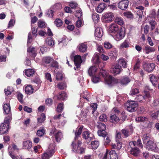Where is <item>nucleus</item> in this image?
Returning a JSON list of instances; mask_svg holds the SVG:
<instances>
[{"label":"nucleus","mask_w":159,"mask_h":159,"mask_svg":"<svg viewBox=\"0 0 159 159\" xmlns=\"http://www.w3.org/2000/svg\"><path fill=\"white\" fill-rule=\"evenodd\" d=\"M129 47V39H126L125 41L121 44L120 46V48H126Z\"/></svg>","instance_id":"obj_38"},{"label":"nucleus","mask_w":159,"mask_h":159,"mask_svg":"<svg viewBox=\"0 0 159 159\" xmlns=\"http://www.w3.org/2000/svg\"><path fill=\"white\" fill-rule=\"evenodd\" d=\"M122 134L124 135L125 137L126 138L131 134L132 133L129 131L123 129L121 130Z\"/></svg>","instance_id":"obj_46"},{"label":"nucleus","mask_w":159,"mask_h":159,"mask_svg":"<svg viewBox=\"0 0 159 159\" xmlns=\"http://www.w3.org/2000/svg\"><path fill=\"white\" fill-rule=\"evenodd\" d=\"M23 148L30 149L32 146V142L30 140H25L23 143Z\"/></svg>","instance_id":"obj_19"},{"label":"nucleus","mask_w":159,"mask_h":159,"mask_svg":"<svg viewBox=\"0 0 159 159\" xmlns=\"http://www.w3.org/2000/svg\"><path fill=\"white\" fill-rule=\"evenodd\" d=\"M45 43L47 45L52 47L54 46L55 44V41L51 37L47 38L45 40Z\"/></svg>","instance_id":"obj_21"},{"label":"nucleus","mask_w":159,"mask_h":159,"mask_svg":"<svg viewBox=\"0 0 159 159\" xmlns=\"http://www.w3.org/2000/svg\"><path fill=\"white\" fill-rule=\"evenodd\" d=\"M27 51L28 52L30 53L31 54H32V57H33L34 58L36 56V51L35 48L33 47H30L28 48Z\"/></svg>","instance_id":"obj_30"},{"label":"nucleus","mask_w":159,"mask_h":159,"mask_svg":"<svg viewBox=\"0 0 159 159\" xmlns=\"http://www.w3.org/2000/svg\"><path fill=\"white\" fill-rule=\"evenodd\" d=\"M63 77V75L61 73H58L56 74V78L58 80H61Z\"/></svg>","instance_id":"obj_62"},{"label":"nucleus","mask_w":159,"mask_h":159,"mask_svg":"<svg viewBox=\"0 0 159 159\" xmlns=\"http://www.w3.org/2000/svg\"><path fill=\"white\" fill-rule=\"evenodd\" d=\"M99 66L94 65L89 68L88 72L90 76L99 75Z\"/></svg>","instance_id":"obj_6"},{"label":"nucleus","mask_w":159,"mask_h":159,"mask_svg":"<svg viewBox=\"0 0 159 159\" xmlns=\"http://www.w3.org/2000/svg\"><path fill=\"white\" fill-rule=\"evenodd\" d=\"M6 125L4 123H1L0 126V134H3L6 133L8 131L9 128L8 126H7L6 129Z\"/></svg>","instance_id":"obj_18"},{"label":"nucleus","mask_w":159,"mask_h":159,"mask_svg":"<svg viewBox=\"0 0 159 159\" xmlns=\"http://www.w3.org/2000/svg\"><path fill=\"white\" fill-rule=\"evenodd\" d=\"M25 92L26 94L30 95L34 92V89L32 86L30 85L26 86L25 88Z\"/></svg>","instance_id":"obj_16"},{"label":"nucleus","mask_w":159,"mask_h":159,"mask_svg":"<svg viewBox=\"0 0 159 159\" xmlns=\"http://www.w3.org/2000/svg\"><path fill=\"white\" fill-rule=\"evenodd\" d=\"M146 144L147 148L148 150L153 151L155 150L157 148L156 144L154 143L153 140L150 141Z\"/></svg>","instance_id":"obj_13"},{"label":"nucleus","mask_w":159,"mask_h":159,"mask_svg":"<svg viewBox=\"0 0 159 159\" xmlns=\"http://www.w3.org/2000/svg\"><path fill=\"white\" fill-rule=\"evenodd\" d=\"M53 62V64H52V66H56L57 65V61H54L53 58L50 57H44L42 59V63L43 65H46L50 63Z\"/></svg>","instance_id":"obj_7"},{"label":"nucleus","mask_w":159,"mask_h":159,"mask_svg":"<svg viewBox=\"0 0 159 159\" xmlns=\"http://www.w3.org/2000/svg\"><path fill=\"white\" fill-rule=\"evenodd\" d=\"M5 92L6 95H9L11 94L13 91L12 88L10 87H8L7 89L4 90Z\"/></svg>","instance_id":"obj_52"},{"label":"nucleus","mask_w":159,"mask_h":159,"mask_svg":"<svg viewBox=\"0 0 159 159\" xmlns=\"http://www.w3.org/2000/svg\"><path fill=\"white\" fill-rule=\"evenodd\" d=\"M106 126L105 124L100 123V137L101 140L104 141V145L108 144L110 142L108 134L105 131Z\"/></svg>","instance_id":"obj_2"},{"label":"nucleus","mask_w":159,"mask_h":159,"mask_svg":"<svg viewBox=\"0 0 159 159\" xmlns=\"http://www.w3.org/2000/svg\"><path fill=\"white\" fill-rule=\"evenodd\" d=\"M136 8L139 9V11H138V14L139 13V17H142V15L141 14V13H143V12L142 10H144V7L142 6H140L137 7Z\"/></svg>","instance_id":"obj_56"},{"label":"nucleus","mask_w":159,"mask_h":159,"mask_svg":"<svg viewBox=\"0 0 159 159\" xmlns=\"http://www.w3.org/2000/svg\"><path fill=\"white\" fill-rule=\"evenodd\" d=\"M117 51L116 49H114L111 52L110 56L111 57L112 59H115L117 56Z\"/></svg>","instance_id":"obj_41"},{"label":"nucleus","mask_w":159,"mask_h":159,"mask_svg":"<svg viewBox=\"0 0 159 159\" xmlns=\"http://www.w3.org/2000/svg\"><path fill=\"white\" fill-rule=\"evenodd\" d=\"M139 93V90L138 89L132 88L130 90L129 94L133 96Z\"/></svg>","instance_id":"obj_48"},{"label":"nucleus","mask_w":159,"mask_h":159,"mask_svg":"<svg viewBox=\"0 0 159 159\" xmlns=\"http://www.w3.org/2000/svg\"><path fill=\"white\" fill-rule=\"evenodd\" d=\"M145 70L150 72L152 71L155 68V65L153 63L146 64L143 65Z\"/></svg>","instance_id":"obj_14"},{"label":"nucleus","mask_w":159,"mask_h":159,"mask_svg":"<svg viewBox=\"0 0 159 159\" xmlns=\"http://www.w3.org/2000/svg\"><path fill=\"white\" fill-rule=\"evenodd\" d=\"M9 155L12 159H23L22 156H16L11 153H9Z\"/></svg>","instance_id":"obj_64"},{"label":"nucleus","mask_w":159,"mask_h":159,"mask_svg":"<svg viewBox=\"0 0 159 159\" xmlns=\"http://www.w3.org/2000/svg\"><path fill=\"white\" fill-rule=\"evenodd\" d=\"M101 75L102 76L104 79L108 76V75L105 70L102 69L100 70V76Z\"/></svg>","instance_id":"obj_54"},{"label":"nucleus","mask_w":159,"mask_h":159,"mask_svg":"<svg viewBox=\"0 0 159 159\" xmlns=\"http://www.w3.org/2000/svg\"><path fill=\"white\" fill-rule=\"evenodd\" d=\"M57 87L59 89H62L66 87V84L64 82H61L58 84Z\"/></svg>","instance_id":"obj_60"},{"label":"nucleus","mask_w":159,"mask_h":159,"mask_svg":"<svg viewBox=\"0 0 159 159\" xmlns=\"http://www.w3.org/2000/svg\"><path fill=\"white\" fill-rule=\"evenodd\" d=\"M90 106L93 109V111L92 112V113L93 114L94 116H98V114L95 115V111L97 108V104L96 103H93L91 104Z\"/></svg>","instance_id":"obj_45"},{"label":"nucleus","mask_w":159,"mask_h":159,"mask_svg":"<svg viewBox=\"0 0 159 159\" xmlns=\"http://www.w3.org/2000/svg\"><path fill=\"white\" fill-rule=\"evenodd\" d=\"M56 139L57 142L60 141L61 139L62 138V133L59 131H57L55 135Z\"/></svg>","instance_id":"obj_40"},{"label":"nucleus","mask_w":159,"mask_h":159,"mask_svg":"<svg viewBox=\"0 0 159 159\" xmlns=\"http://www.w3.org/2000/svg\"><path fill=\"white\" fill-rule=\"evenodd\" d=\"M118 30V26L115 24H111L109 27L108 31L110 33H115Z\"/></svg>","instance_id":"obj_17"},{"label":"nucleus","mask_w":159,"mask_h":159,"mask_svg":"<svg viewBox=\"0 0 159 159\" xmlns=\"http://www.w3.org/2000/svg\"><path fill=\"white\" fill-rule=\"evenodd\" d=\"M11 117L10 116H7L5 117L4 123H4L6 125H7V126L9 127L10 122L11 121Z\"/></svg>","instance_id":"obj_49"},{"label":"nucleus","mask_w":159,"mask_h":159,"mask_svg":"<svg viewBox=\"0 0 159 159\" xmlns=\"http://www.w3.org/2000/svg\"><path fill=\"white\" fill-rule=\"evenodd\" d=\"M83 127L81 126L79 128H77L75 132V137L74 140L71 146L72 148V150L74 152L83 153L84 151V148L80 147V145L81 142L77 140L78 137L80 136L82 132Z\"/></svg>","instance_id":"obj_1"},{"label":"nucleus","mask_w":159,"mask_h":159,"mask_svg":"<svg viewBox=\"0 0 159 159\" xmlns=\"http://www.w3.org/2000/svg\"><path fill=\"white\" fill-rule=\"evenodd\" d=\"M115 22L118 25H122L124 24V21L123 19L120 17L117 16L115 19Z\"/></svg>","instance_id":"obj_37"},{"label":"nucleus","mask_w":159,"mask_h":159,"mask_svg":"<svg viewBox=\"0 0 159 159\" xmlns=\"http://www.w3.org/2000/svg\"><path fill=\"white\" fill-rule=\"evenodd\" d=\"M129 4L128 0H121L118 4V7L121 10H125L127 9Z\"/></svg>","instance_id":"obj_8"},{"label":"nucleus","mask_w":159,"mask_h":159,"mask_svg":"<svg viewBox=\"0 0 159 159\" xmlns=\"http://www.w3.org/2000/svg\"><path fill=\"white\" fill-rule=\"evenodd\" d=\"M3 109L4 112L6 114H9L11 111L10 105L9 103H5L3 105Z\"/></svg>","instance_id":"obj_31"},{"label":"nucleus","mask_w":159,"mask_h":159,"mask_svg":"<svg viewBox=\"0 0 159 159\" xmlns=\"http://www.w3.org/2000/svg\"><path fill=\"white\" fill-rule=\"evenodd\" d=\"M92 81L94 83H98L99 81V75H92Z\"/></svg>","instance_id":"obj_50"},{"label":"nucleus","mask_w":159,"mask_h":159,"mask_svg":"<svg viewBox=\"0 0 159 159\" xmlns=\"http://www.w3.org/2000/svg\"><path fill=\"white\" fill-rule=\"evenodd\" d=\"M93 136V134L90 133L88 131L84 132L82 134L83 137L85 139H88L89 140H90Z\"/></svg>","instance_id":"obj_23"},{"label":"nucleus","mask_w":159,"mask_h":159,"mask_svg":"<svg viewBox=\"0 0 159 159\" xmlns=\"http://www.w3.org/2000/svg\"><path fill=\"white\" fill-rule=\"evenodd\" d=\"M75 15L78 18L81 17L82 15V14L81 10L80 9H79L76 11Z\"/></svg>","instance_id":"obj_57"},{"label":"nucleus","mask_w":159,"mask_h":159,"mask_svg":"<svg viewBox=\"0 0 159 159\" xmlns=\"http://www.w3.org/2000/svg\"><path fill=\"white\" fill-rule=\"evenodd\" d=\"M104 79L106 83L108 85H112L118 82L117 79L110 75H108Z\"/></svg>","instance_id":"obj_10"},{"label":"nucleus","mask_w":159,"mask_h":159,"mask_svg":"<svg viewBox=\"0 0 159 159\" xmlns=\"http://www.w3.org/2000/svg\"><path fill=\"white\" fill-rule=\"evenodd\" d=\"M123 14L125 17L127 18L130 19L133 18V15L129 11H127L123 13Z\"/></svg>","instance_id":"obj_44"},{"label":"nucleus","mask_w":159,"mask_h":159,"mask_svg":"<svg viewBox=\"0 0 159 159\" xmlns=\"http://www.w3.org/2000/svg\"><path fill=\"white\" fill-rule=\"evenodd\" d=\"M107 121L106 115L105 114L100 116V121L106 122Z\"/></svg>","instance_id":"obj_63"},{"label":"nucleus","mask_w":159,"mask_h":159,"mask_svg":"<svg viewBox=\"0 0 159 159\" xmlns=\"http://www.w3.org/2000/svg\"><path fill=\"white\" fill-rule=\"evenodd\" d=\"M74 63L76 68H79L80 64L82 62V60L80 56L76 55L74 57Z\"/></svg>","instance_id":"obj_11"},{"label":"nucleus","mask_w":159,"mask_h":159,"mask_svg":"<svg viewBox=\"0 0 159 159\" xmlns=\"http://www.w3.org/2000/svg\"><path fill=\"white\" fill-rule=\"evenodd\" d=\"M34 70L32 69H27L24 70V73L25 75L27 77L33 76L34 74Z\"/></svg>","instance_id":"obj_22"},{"label":"nucleus","mask_w":159,"mask_h":159,"mask_svg":"<svg viewBox=\"0 0 159 159\" xmlns=\"http://www.w3.org/2000/svg\"><path fill=\"white\" fill-rule=\"evenodd\" d=\"M116 144H112L111 146L113 148L119 150L122 147V143L120 142H116Z\"/></svg>","instance_id":"obj_33"},{"label":"nucleus","mask_w":159,"mask_h":159,"mask_svg":"<svg viewBox=\"0 0 159 159\" xmlns=\"http://www.w3.org/2000/svg\"><path fill=\"white\" fill-rule=\"evenodd\" d=\"M63 109V104L61 103L59 104L57 107V111L58 112H61Z\"/></svg>","instance_id":"obj_59"},{"label":"nucleus","mask_w":159,"mask_h":159,"mask_svg":"<svg viewBox=\"0 0 159 159\" xmlns=\"http://www.w3.org/2000/svg\"><path fill=\"white\" fill-rule=\"evenodd\" d=\"M131 149L130 150V153L134 156H137L139 152V149L137 147H130Z\"/></svg>","instance_id":"obj_24"},{"label":"nucleus","mask_w":159,"mask_h":159,"mask_svg":"<svg viewBox=\"0 0 159 159\" xmlns=\"http://www.w3.org/2000/svg\"><path fill=\"white\" fill-rule=\"evenodd\" d=\"M81 97L86 100L87 101H89L90 99V95L89 93L86 91L83 92L81 93L80 95Z\"/></svg>","instance_id":"obj_28"},{"label":"nucleus","mask_w":159,"mask_h":159,"mask_svg":"<svg viewBox=\"0 0 159 159\" xmlns=\"http://www.w3.org/2000/svg\"><path fill=\"white\" fill-rule=\"evenodd\" d=\"M104 48L107 49H111L112 47V45L108 42H105L103 44Z\"/></svg>","instance_id":"obj_53"},{"label":"nucleus","mask_w":159,"mask_h":159,"mask_svg":"<svg viewBox=\"0 0 159 159\" xmlns=\"http://www.w3.org/2000/svg\"><path fill=\"white\" fill-rule=\"evenodd\" d=\"M95 29L94 35L96 39L98 40H99V27H97Z\"/></svg>","instance_id":"obj_51"},{"label":"nucleus","mask_w":159,"mask_h":159,"mask_svg":"<svg viewBox=\"0 0 159 159\" xmlns=\"http://www.w3.org/2000/svg\"><path fill=\"white\" fill-rule=\"evenodd\" d=\"M92 17L94 24L97 23L98 22L99 20V15L96 13H94L93 14Z\"/></svg>","instance_id":"obj_43"},{"label":"nucleus","mask_w":159,"mask_h":159,"mask_svg":"<svg viewBox=\"0 0 159 159\" xmlns=\"http://www.w3.org/2000/svg\"><path fill=\"white\" fill-rule=\"evenodd\" d=\"M116 37L119 39H121L125 36V33L124 31L120 30L118 31L116 35Z\"/></svg>","instance_id":"obj_36"},{"label":"nucleus","mask_w":159,"mask_h":159,"mask_svg":"<svg viewBox=\"0 0 159 159\" xmlns=\"http://www.w3.org/2000/svg\"><path fill=\"white\" fill-rule=\"evenodd\" d=\"M54 23L57 27L61 26L62 24L61 20L59 19H57L54 21Z\"/></svg>","instance_id":"obj_55"},{"label":"nucleus","mask_w":159,"mask_h":159,"mask_svg":"<svg viewBox=\"0 0 159 159\" xmlns=\"http://www.w3.org/2000/svg\"><path fill=\"white\" fill-rule=\"evenodd\" d=\"M46 119V116L43 113H42L41 116L39 118H38V122L39 123H42Z\"/></svg>","instance_id":"obj_47"},{"label":"nucleus","mask_w":159,"mask_h":159,"mask_svg":"<svg viewBox=\"0 0 159 159\" xmlns=\"http://www.w3.org/2000/svg\"><path fill=\"white\" fill-rule=\"evenodd\" d=\"M135 120L136 121L138 122H143L146 121L147 118L144 116H140L136 117Z\"/></svg>","instance_id":"obj_58"},{"label":"nucleus","mask_w":159,"mask_h":159,"mask_svg":"<svg viewBox=\"0 0 159 159\" xmlns=\"http://www.w3.org/2000/svg\"><path fill=\"white\" fill-rule=\"evenodd\" d=\"M143 140L144 143L146 144L150 141L153 140L152 137L148 134H144L143 137Z\"/></svg>","instance_id":"obj_20"},{"label":"nucleus","mask_w":159,"mask_h":159,"mask_svg":"<svg viewBox=\"0 0 159 159\" xmlns=\"http://www.w3.org/2000/svg\"><path fill=\"white\" fill-rule=\"evenodd\" d=\"M122 69L121 66L119 64H116L111 67V72L114 75L119 74Z\"/></svg>","instance_id":"obj_9"},{"label":"nucleus","mask_w":159,"mask_h":159,"mask_svg":"<svg viewBox=\"0 0 159 159\" xmlns=\"http://www.w3.org/2000/svg\"><path fill=\"white\" fill-rule=\"evenodd\" d=\"M138 104L135 101H129L125 104V107L128 111L133 112L137 110Z\"/></svg>","instance_id":"obj_5"},{"label":"nucleus","mask_w":159,"mask_h":159,"mask_svg":"<svg viewBox=\"0 0 159 159\" xmlns=\"http://www.w3.org/2000/svg\"><path fill=\"white\" fill-rule=\"evenodd\" d=\"M56 145L54 143L50 144L48 149L42 156V159H49L56 151Z\"/></svg>","instance_id":"obj_3"},{"label":"nucleus","mask_w":159,"mask_h":159,"mask_svg":"<svg viewBox=\"0 0 159 159\" xmlns=\"http://www.w3.org/2000/svg\"><path fill=\"white\" fill-rule=\"evenodd\" d=\"M129 145L130 147H134L136 145L142 148L143 147L141 140L140 139H138L137 141H134L129 142Z\"/></svg>","instance_id":"obj_12"},{"label":"nucleus","mask_w":159,"mask_h":159,"mask_svg":"<svg viewBox=\"0 0 159 159\" xmlns=\"http://www.w3.org/2000/svg\"><path fill=\"white\" fill-rule=\"evenodd\" d=\"M110 121L113 123L117 122L119 121V118L115 114H111L110 117Z\"/></svg>","instance_id":"obj_29"},{"label":"nucleus","mask_w":159,"mask_h":159,"mask_svg":"<svg viewBox=\"0 0 159 159\" xmlns=\"http://www.w3.org/2000/svg\"><path fill=\"white\" fill-rule=\"evenodd\" d=\"M118 64L121 66L123 68H126L127 64L126 60L124 58H121L118 60Z\"/></svg>","instance_id":"obj_27"},{"label":"nucleus","mask_w":159,"mask_h":159,"mask_svg":"<svg viewBox=\"0 0 159 159\" xmlns=\"http://www.w3.org/2000/svg\"><path fill=\"white\" fill-rule=\"evenodd\" d=\"M130 81V79L126 77H124L120 80V83L123 85H126Z\"/></svg>","instance_id":"obj_34"},{"label":"nucleus","mask_w":159,"mask_h":159,"mask_svg":"<svg viewBox=\"0 0 159 159\" xmlns=\"http://www.w3.org/2000/svg\"><path fill=\"white\" fill-rule=\"evenodd\" d=\"M110 159H117L118 156L115 151L111 150L109 152Z\"/></svg>","instance_id":"obj_32"},{"label":"nucleus","mask_w":159,"mask_h":159,"mask_svg":"<svg viewBox=\"0 0 159 159\" xmlns=\"http://www.w3.org/2000/svg\"><path fill=\"white\" fill-rule=\"evenodd\" d=\"M45 133V130L43 129H41L38 130L37 132V134L39 136H43Z\"/></svg>","instance_id":"obj_61"},{"label":"nucleus","mask_w":159,"mask_h":159,"mask_svg":"<svg viewBox=\"0 0 159 159\" xmlns=\"http://www.w3.org/2000/svg\"><path fill=\"white\" fill-rule=\"evenodd\" d=\"M114 14L110 12H108L103 14L101 18L102 22L106 23H110L114 20Z\"/></svg>","instance_id":"obj_4"},{"label":"nucleus","mask_w":159,"mask_h":159,"mask_svg":"<svg viewBox=\"0 0 159 159\" xmlns=\"http://www.w3.org/2000/svg\"><path fill=\"white\" fill-rule=\"evenodd\" d=\"M58 99L64 100L66 98L67 95L66 93L65 92L59 93V95L57 96Z\"/></svg>","instance_id":"obj_39"},{"label":"nucleus","mask_w":159,"mask_h":159,"mask_svg":"<svg viewBox=\"0 0 159 159\" xmlns=\"http://www.w3.org/2000/svg\"><path fill=\"white\" fill-rule=\"evenodd\" d=\"M145 51L146 53L148 54L151 52H154L155 51V49L154 47L147 45L145 47Z\"/></svg>","instance_id":"obj_26"},{"label":"nucleus","mask_w":159,"mask_h":159,"mask_svg":"<svg viewBox=\"0 0 159 159\" xmlns=\"http://www.w3.org/2000/svg\"><path fill=\"white\" fill-rule=\"evenodd\" d=\"M150 80L154 86H155L157 85V77L154 75H152L150 78Z\"/></svg>","instance_id":"obj_35"},{"label":"nucleus","mask_w":159,"mask_h":159,"mask_svg":"<svg viewBox=\"0 0 159 159\" xmlns=\"http://www.w3.org/2000/svg\"><path fill=\"white\" fill-rule=\"evenodd\" d=\"M78 47L79 51L82 52H84L87 49V44L84 43H82L79 44Z\"/></svg>","instance_id":"obj_25"},{"label":"nucleus","mask_w":159,"mask_h":159,"mask_svg":"<svg viewBox=\"0 0 159 159\" xmlns=\"http://www.w3.org/2000/svg\"><path fill=\"white\" fill-rule=\"evenodd\" d=\"M99 143L98 141H92L91 143V147L93 149H95L98 147Z\"/></svg>","instance_id":"obj_42"},{"label":"nucleus","mask_w":159,"mask_h":159,"mask_svg":"<svg viewBox=\"0 0 159 159\" xmlns=\"http://www.w3.org/2000/svg\"><path fill=\"white\" fill-rule=\"evenodd\" d=\"M92 62L94 65L99 66V54L98 53H95L92 59Z\"/></svg>","instance_id":"obj_15"}]
</instances>
